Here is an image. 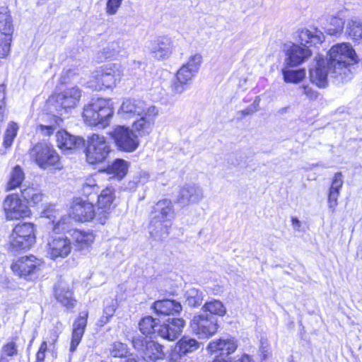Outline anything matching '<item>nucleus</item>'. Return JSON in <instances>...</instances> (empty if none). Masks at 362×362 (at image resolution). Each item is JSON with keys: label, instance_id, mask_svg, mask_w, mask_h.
Returning a JSON list of instances; mask_svg holds the SVG:
<instances>
[{"label": "nucleus", "instance_id": "obj_16", "mask_svg": "<svg viewBox=\"0 0 362 362\" xmlns=\"http://www.w3.org/2000/svg\"><path fill=\"white\" fill-rule=\"evenodd\" d=\"M153 106L146 104L141 100L126 99L122 102L117 114L123 119H136L146 110H148L149 107Z\"/></svg>", "mask_w": 362, "mask_h": 362}, {"label": "nucleus", "instance_id": "obj_11", "mask_svg": "<svg viewBox=\"0 0 362 362\" xmlns=\"http://www.w3.org/2000/svg\"><path fill=\"white\" fill-rule=\"evenodd\" d=\"M3 209L8 221L25 218L31 214L28 204L21 199L18 194L8 195L3 202Z\"/></svg>", "mask_w": 362, "mask_h": 362}, {"label": "nucleus", "instance_id": "obj_58", "mask_svg": "<svg viewBox=\"0 0 362 362\" xmlns=\"http://www.w3.org/2000/svg\"><path fill=\"white\" fill-rule=\"evenodd\" d=\"M182 351H180L178 347L171 351L169 356V362H182Z\"/></svg>", "mask_w": 362, "mask_h": 362}, {"label": "nucleus", "instance_id": "obj_32", "mask_svg": "<svg viewBox=\"0 0 362 362\" xmlns=\"http://www.w3.org/2000/svg\"><path fill=\"white\" fill-rule=\"evenodd\" d=\"M153 308L158 314L163 315L179 313L182 309L180 302L169 299L156 301L153 305Z\"/></svg>", "mask_w": 362, "mask_h": 362}, {"label": "nucleus", "instance_id": "obj_62", "mask_svg": "<svg viewBox=\"0 0 362 362\" xmlns=\"http://www.w3.org/2000/svg\"><path fill=\"white\" fill-rule=\"evenodd\" d=\"M75 74H76L75 71H74L72 70H67L66 71H64L62 74V78L63 80L62 82L66 83L67 80H69L71 76H72Z\"/></svg>", "mask_w": 362, "mask_h": 362}, {"label": "nucleus", "instance_id": "obj_35", "mask_svg": "<svg viewBox=\"0 0 362 362\" xmlns=\"http://www.w3.org/2000/svg\"><path fill=\"white\" fill-rule=\"evenodd\" d=\"M21 196L30 205L37 204L42 201L43 194L42 191L35 187H27L25 186L21 191Z\"/></svg>", "mask_w": 362, "mask_h": 362}, {"label": "nucleus", "instance_id": "obj_54", "mask_svg": "<svg viewBox=\"0 0 362 362\" xmlns=\"http://www.w3.org/2000/svg\"><path fill=\"white\" fill-rule=\"evenodd\" d=\"M299 88L303 90V94L311 100H315L318 97L317 91L313 89L309 85H302Z\"/></svg>", "mask_w": 362, "mask_h": 362}, {"label": "nucleus", "instance_id": "obj_10", "mask_svg": "<svg viewBox=\"0 0 362 362\" xmlns=\"http://www.w3.org/2000/svg\"><path fill=\"white\" fill-rule=\"evenodd\" d=\"M192 332L199 338L209 339L218 331V320L209 314L196 315L190 322Z\"/></svg>", "mask_w": 362, "mask_h": 362}, {"label": "nucleus", "instance_id": "obj_38", "mask_svg": "<svg viewBox=\"0 0 362 362\" xmlns=\"http://www.w3.org/2000/svg\"><path fill=\"white\" fill-rule=\"evenodd\" d=\"M129 163L122 159H116L114 163L108 167V172L114 174L117 178H123L127 173Z\"/></svg>", "mask_w": 362, "mask_h": 362}, {"label": "nucleus", "instance_id": "obj_51", "mask_svg": "<svg viewBox=\"0 0 362 362\" xmlns=\"http://www.w3.org/2000/svg\"><path fill=\"white\" fill-rule=\"evenodd\" d=\"M122 0H107L106 13L108 15H115L122 4Z\"/></svg>", "mask_w": 362, "mask_h": 362}, {"label": "nucleus", "instance_id": "obj_30", "mask_svg": "<svg viewBox=\"0 0 362 362\" xmlns=\"http://www.w3.org/2000/svg\"><path fill=\"white\" fill-rule=\"evenodd\" d=\"M57 142L58 147L62 150H75L84 145V139L79 136L70 134L62 129L57 133Z\"/></svg>", "mask_w": 362, "mask_h": 362}, {"label": "nucleus", "instance_id": "obj_29", "mask_svg": "<svg viewBox=\"0 0 362 362\" xmlns=\"http://www.w3.org/2000/svg\"><path fill=\"white\" fill-rule=\"evenodd\" d=\"M54 296L57 300L67 309L75 307L76 300L74 297L72 288L65 282L60 281L57 284L54 290Z\"/></svg>", "mask_w": 362, "mask_h": 362}, {"label": "nucleus", "instance_id": "obj_52", "mask_svg": "<svg viewBox=\"0 0 362 362\" xmlns=\"http://www.w3.org/2000/svg\"><path fill=\"white\" fill-rule=\"evenodd\" d=\"M343 185L341 173H337L334 175L329 190L339 192Z\"/></svg>", "mask_w": 362, "mask_h": 362}, {"label": "nucleus", "instance_id": "obj_17", "mask_svg": "<svg viewBox=\"0 0 362 362\" xmlns=\"http://www.w3.org/2000/svg\"><path fill=\"white\" fill-rule=\"evenodd\" d=\"M71 243L64 235L52 237L47 244V252L51 259L66 257L71 251Z\"/></svg>", "mask_w": 362, "mask_h": 362}, {"label": "nucleus", "instance_id": "obj_5", "mask_svg": "<svg viewBox=\"0 0 362 362\" xmlns=\"http://www.w3.org/2000/svg\"><path fill=\"white\" fill-rule=\"evenodd\" d=\"M29 154L30 158L42 169L62 168L59 156L50 144L37 143L30 149Z\"/></svg>", "mask_w": 362, "mask_h": 362}, {"label": "nucleus", "instance_id": "obj_4", "mask_svg": "<svg viewBox=\"0 0 362 362\" xmlns=\"http://www.w3.org/2000/svg\"><path fill=\"white\" fill-rule=\"evenodd\" d=\"M35 233V226L32 223L16 225L8 237V250L11 252L29 250L36 242Z\"/></svg>", "mask_w": 362, "mask_h": 362}, {"label": "nucleus", "instance_id": "obj_57", "mask_svg": "<svg viewBox=\"0 0 362 362\" xmlns=\"http://www.w3.org/2000/svg\"><path fill=\"white\" fill-rule=\"evenodd\" d=\"M48 350L45 342H42L37 354L36 362H44L45 358V353Z\"/></svg>", "mask_w": 362, "mask_h": 362}, {"label": "nucleus", "instance_id": "obj_50", "mask_svg": "<svg viewBox=\"0 0 362 362\" xmlns=\"http://www.w3.org/2000/svg\"><path fill=\"white\" fill-rule=\"evenodd\" d=\"M340 194L339 192L335 191H329L328 194V207L332 213H334L336 211L337 206L338 205V197Z\"/></svg>", "mask_w": 362, "mask_h": 362}, {"label": "nucleus", "instance_id": "obj_25", "mask_svg": "<svg viewBox=\"0 0 362 362\" xmlns=\"http://www.w3.org/2000/svg\"><path fill=\"white\" fill-rule=\"evenodd\" d=\"M311 54L308 47H303L296 44L287 45L285 62L290 66H296L305 61Z\"/></svg>", "mask_w": 362, "mask_h": 362}, {"label": "nucleus", "instance_id": "obj_20", "mask_svg": "<svg viewBox=\"0 0 362 362\" xmlns=\"http://www.w3.org/2000/svg\"><path fill=\"white\" fill-rule=\"evenodd\" d=\"M42 216L52 221L54 230H65L70 222V216L57 205H49L42 211Z\"/></svg>", "mask_w": 362, "mask_h": 362}, {"label": "nucleus", "instance_id": "obj_34", "mask_svg": "<svg viewBox=\"0 0 362 362\" xmlns=\"http://www.w3.org/2000/svg\"><path fill=\"white\" fill-rule=\"evenodd\" d=\"M73 241L79 249L89 247L94 241L93 233L74 230L71 233Z\"/></svg>", "mask_w": 362, "mask_h": 362}, {"label": "nucleus", "instance_id": "obj_7", "mask_svg": "<svg viewBox=\"0 0 362 362\" xmlns=\"http://www.w3.org/2000/svg\"><path fill=\"white\" fill-rule=\"evenodd\" d=\"M110 151V145L103 135L93 134L88 136L86 156V160L90 164L103 162Z\"/></svg>", "mask_w": 362, "mask_h": 362}, {"label": "nucleus", "instance_id": "obj_12", "mask_svg": "<svg viewBox=\"0 0 362 362\" xmlns=\"http://www.w3.org/2000/svg\"><path fill=\"white\" fill-rule=\"evenodd\" d=\"M13 27L9 11L4 8L0 11V57H6L10 52Z\"/></svg>", "mask_w": 362, "mask_h": 362}, {"label": "nucleus", "instance_id": "obj_49", "mask_svg": "<svg viewBox=\"0 0 362 362\" xmlns=\"http://www.w3.org/2000/svg\"><path fill=\"white\" fill-rule=\"evenodd\" d=\"M17 354L18 349L16 342L9 341L3 346L1 357L4 358V356H13Z\"/></svg>", "mask_w": 362, "mask_h": 362}, {"label": "nucleus", "instance_id": "obj_47", "mask_svg": "<svg viewBox=\"0 0 362 362\" xmlns=\"http://www.w3.org/2000/svg\"><path fill=\"white\" fill-rule=\"evenodd\" d=\"M117 308V301L115 299L109 298L105 301L103 313L107 320L112 317Z\"/></svg>", "mask_w": 362, "mask_h": 362}, {"label": "nucleus", "instance_id": "obj_61", "mask_svg": "<svg viewBox=\"0 0 362 362\" xmlns=\"http://www.w3.org/2000/svg\"><path fill=\"white\" fill-rule=\"evenodd\" d=\"M291 223L293 228L295 231L300 232V228H301V223L296 217H292L291 218Z\"/></svg>", "mask_w": 362, "mask_h": 362}, {"label": "nucleus", "instance_id": "obj_40", "mask_svg": "<svg viewBox=\"0 0 362 362\" xmlns=\"http://www.w3.org/2000/svg\"><path fill=\"white\" fill-rule=\"evenodd\" d=\"M282 74L285 82L298 83L305 77V71L304 69L291 70L284 69Z\"/></svg>", "mask_w": 362, "mask_h": 362}, {"label": "nucleus", "instance_id": "obj_59", "mask_svg": "<svg viewBox=\"0 0 362 362\" xmlns=\"http://www.w3.org/2000/svg\"><path fill=\"white\" fill-rule=\"evenodd\" d=\"M6 86L0 85V106H6Z\"/></svg>", "mask_w": 362, "mask_h": 362}, {"label": "nucleus", "instance_id": "obj_21", "mask_svg": "<svg viewBox=\"0 0 362 362\" xmlns=\"http://www.w3.org/2000/svg\"><path fill=\"white\" fill-rule=\"evenodd\" d=\"M196 74L187 67L182 66L171 81L170 91L173 95H181L189 86Z\"/></svg>", "mask_w": 362, "mask_h": 362}, {"label": "nucleus", "instance_id": "obj_14", "mask_svg": "<svg viewBox=\"0 0 362 362\" xmlns=\"http://www.w3.org/2000/svg\"><path fill=\"white\" fill-rule=\"evenodd\" d=\"M81 95L82 91L78 87L72 86L66 88L63 91L56 94L53 99L57 103V107L67 112L77 107Z\"/></svg>", "mask_w": 362, "mask_h": 362}, {"label": "nucleus", "instance_id": "obj_42", "mask_svg": "<svg viewBox=\"0 0 362 362\" xmlns=\"http://www.w3.org/2000/svg\"><path fill=\"white\" fill-rule=\"evenodd\" d=\"M18 130L17 123L11 122L8 124L6 132L4 134L3 145L5 148L11 147Z\"/></svg>", "mask_w": 362, "mask_h": 362}, {"label": "nucleus", "instance_id": "obj_43", "mask_svg": "<svg viewBox=\"0 0 362 362\" xmlns=\"http://www.w3.org/2000/svg\"><path fill=\"white\" fill-rule=\"evenodd\" d=\"M178 349L183 354L196 351L199 347V343L194 339L184 337L178 343Z\"/></svg>", "mask_w": 362, "mask_h": 362}, {"label": "nucleus", "instance_id": "obj_18", "mask_svg": "<svg viewBox=\"0 0 362 362\" xmlns=\"http://www.w3.org/2000/svg\"><path fill=\"white\" fill-rule=\"evenodd\" d=\"M135 349L142 351L143 358L145 361H155L163 359L165 356L163 346L154 341H145L134 338L132 341Z\"/></svg>", "mask_w": 362, "mask_h": 362}, {"label": "nucleus", "instance_id": "obj_53", "mask_svg": "<svg viewBox=\"0 0 362 362\" xmlns=\"http://www.w3.org/2000/svg\"><path fill=\"white\" fill-rule=\"evenodd\" d=\"M119 47L117 43L112 42L109 44L105 49L104 52L106 58H111L119 53Z\"/></svg>", "mask_w": 362, "mask_h": 362}, {"label": "nucleus", "instance_id": "obj_9", "mask_svg": "<svg viewBox=\"0 0 362 362\" xmlns=\"http://www.w3.org/2000/svg\"><path fill=\"white\" fill-rule=\"evenodd\" d=\"M111 136L117 148L124 152H134L140 144L138 135L129 127L117 126L111 133Z\"/></svg>", "mask_w": 362, "mask_h": 362}, {"label": "nucleus", "instance_id": "obj_45", "mask_svg": "<svg viewBox=\"0 0 362 362\" xmlns=\"http://www.w3.org/2000/svg\"><path fill=\"white\" fill-rule=\"evenodd\" d=\"M202 63V57L200 54L195 53L190 55L185 64L182 66L187 67L196 74H197Z\"/></svg>", "mask_w": 362, "mask_h": 362}, {"label": "nucleus", "instance_id": "obj_28", "mask_svg": "<svg viewBox=\"0 0 362 362\" xmlns=\"http://www.w3.org/2000/svg\"><path fill=\"white\" fill-rule=\"evenodd\" d=\"M88 311H83L79 313L72 325V336L70 346V351H76L83 336L87 325Z\"/></svg>", "mask_w": 362, "mask_h": 362}, {"label": "nucleus", "instance_id": "obj_39", "mask_svg": "<svg viewBox=\"0 0 362 362\" xmlns=\"http://www.w3.org/2000/svg\"><path fill=\"white\" fill-rule=\"evenodd\" d=\"M344 27V21L337 16H330L327 19V25L325 27L327 34L334 35L341 33Z\"/></svg>", "mask_w": 362, "mask_h": 362}, {"label": "nucleus", "instance_id": "obj_3", "mask_svg": "<svg viewBox=\"0 0 362 362\" xmlns=\"http://www.w3.org/2000/svg\"><path fill=\"white\" fill-rule=\"evenodd\" d=\"M114 114L113 104L110 99L96 98L83 107L82 117L88 126L100 125L105 127L110 124Z\"/></svg>", "mask_w": 362, "mask_h": 362}, {"label": "nucleus", "instance_id": "obj_26", "mask_svg": "<svg viewBox=\"0 0 362 362\" xmlns=\"http://www.w3.org/2000/svg\"><path fill=\"white\" fill-rule=\"evenodd\" d=\"M185 322L182 318L168 319L165 323L160 326L158 334L169 341L176 340L182 332Z\"/></svg>", "mask_w": 362, "mask_h": 362}, {"label": "nucleus", "instance_id": "obj_56", "mask_svg": "<svg viewBox=\"0 0 362 362\" xmlns=\"http://www.w3.org/2000/svg\"><path fill=\"white\" fill-rule=\"evenodd\" d=\"M259 99L257 98L252 104L249 105L247 108L241 111V114L243 116L250 115L258 110Z\"/></svg>", "mask_w": 362, "mask_h": 362}, {"label": "nucleus", "instance_id": "obj_15", "mask_svg": "<svg viewBox=\"0 0 362 362\" xmlns=\"http://www.w3.org/2000/svg\"><path fill=\"white\" fill-rule=\"evenodd\" d=\"M158 115V110L156 107H149L141 115L134 119L132 124L133 131L138 134V136L148 135L153 130L155 119Z\"/></svg>", "mask_w": 362, "mask_h": 362}, {"label": "nucleus", "instance_id": "obj_13", "mask_svg": "<svg viewBox=\"0 0 362 362\" xmlns=\"http://www.w3.org/2000/svg\"><path fill=\"white\" fill-rule=\"evenodd\" d=\"M238 346V340L235 337L223 336L209 341L206 349L216 356H228L236 351Z\"/></svg>", "mask_w": 362, "mask_h": 362}, {"label": "nucleus", "instance_id": "obj_2", "mask_svg": "<svg viewBox=\"0 0 362 362\" xmlns=\"http://www.w3.org/2000/svg\"><path fill=\"white\" fill-rule=\"evenodd\" d=\"M175 217L172 202L168 199L158 201L153 207L148 224L150 235L156 240L166 238Z\"/></svg>", "mask_w": 362, "mask_h": 362}, {"label": "nucleus", "instance_id": "obj_19", "mask_svg": "<svg viewBox=\"0 0 362 362\" xmlns=\"http://www.w3.org/2000/svg\"><path fill=\"white\" fill-rule=\"evenodd\" d=\"M73 218L78 221H88L96 218V211L92 203L82 198H75L71 206Z\"/></svg>", "mask_w": 362, "mask_h": 362}, {"label": "nucleus", "instance_id": "obj_33", "mask_svg": "<svg viewBox=\"0 0 362 362\" xmlns=\"http://www.w3.org/2000/svg\"><path fill=\"white\" fill-rule=\"evenodd\" d=\"M345 32L353 40L362 39V20L357 17L348 19L345 26Z\"/></svg>", "mask_w": 362, "mask_h": 362}, {"label": "nucleus", "instance_id": "obj_24", "mask_svg": "<svg viewBox=\"0 0 362 362\" xmlns=\"http://www.w3.org/2000/svg\"><path fill=\"white\" fill-rule=\"evenodd\" d=\"M203 189L197 184L184 185L180 191L177 201L185 206L199 204L204 199Z\"/></svg>", "mask_w": 362, "mask_h": 362}, {"label": "nucleus", "instance_id": "obj_23", "mask_svg": "<svg viewBox=\"0 0 362 362\" xmlns=\"http://www.w3.org/2000/svg\"><path fill=\"white\" fill-rule=\"evenodd\" d=\"M173 42L171 38L160 37L151 42L150 52L153 57L158 60L168 59L173 51Z\"/></svg>", "mask_w": 362, "mask_h": 362}, {"label": "nucleus", "instance_id": "obj_60", "mask_svg": "<svg viewBox=\"0 0 362 362\" xmlns=\"http://www.w3.org/2000/svg\"><path fill=\"white\" fill-rule=\"evenodd\" d=\"M259 351L261 354V356L263 360H264L267 356L269 354V349L267 347V345H264L263 341H261V346L259 347Z\"/></svg>", "mask_w": 362, "mask_h": 362}, {"label": "nucleus", "instance_id": "obj_46", "mask_svg": "<svg viewBox=\"0 0 362 362\" xmlns=\"http://www.w3.org/2000/svg\"><path fill=\"white\" fill-rule=\"evenodd\" d=\"M129 353L127 344L122 342H115L112 345L110 354L114 357L126 358Z\"/></svg>", "mask_w": 362, "mask_h": 362}, {"label": "nucleus", "instance_id": "obj_63", "mask_svg": "<svg viewBox=\"0 0 362 362\" xmlns=\"http://www.w3.org/2000/svg\"><path fill=\"white\" fill-rule=\"evenodd\" d=\"M236 362H253L250 356L247 354H243Z\"/></svg>", "mask_w": 362, "mask_h": 362}, {"label": "nucleus", "instance_id": "obj_8", "mask_svg": "<svg viewBox=\"0 0 362 362\" xmlns=\"http://www.w3.org/2000/svg\"><path fill=\"white\" fill-rule=\"evenodd\" d=\"M43 264L41 259L33 255L22 256L11 263L10 268L13 274L25 280H31Z\"/></svg>", "mask_w": 362, "mask_h": 362}, {"label": "nucleus", "instance_id": "obj_27", "mask_svg": "<svg viewBox=\"0 0 362 362\" xmlns=\"http://www.w3.org/2000/svg\"><path fill=\"white\" fill-rule=\"evenodd\" d=\"M330 74L327 60L322 58L316 59V64L310 69V80L319 88H325L327 85V75Z\"/></svg>", "mask_w": 362, "mask_h": 362}, {"label": "nucleus", "instance_id": "obj_22", "mask_svg": "<svg viewBox=\"0 0 362 362\" xmlns=\"http://www.w3.org/2000/svg\"><path fill=\"white\" fill-rule=\"evenodd\" d=\"M113 200V189L111 187H106L98 196L96 219L101 224L105 223L107 220Z\"/></svg>", "mask_w": 362, "mask_h": 362}, {"label": "nucleus", "instance_id": "obj_6", "mask_svg": "<svg viewBox=\"0 0 362 362\" xmlns=\"http://www.w3.org/2000/svg\"><path fill=\"white\" fill-rule=\"evenodd\" d=\"M123 75V71L119 64H109L96 70L89 81L90 86L96 90L115 86Z\"/></svg>", "mask_w": 362, "mask_h": 362}, {"label": "nucleus", "instance_id": "obj_48", "mask_svg": "<svg viewBox=\"0 0 362 362\" xmlns=\"http://www.w3.org/2000/svg\"><path fill=\"white\" fill-rule=\"evenodd\" d=\"M98 189V187L96 184V182L93 178L87 179L83 184L82 192L83 194L86 196H89L93 192H97Z\"/></svg>", "mask_w": 362, "mask_h": 362}, {"label": "nucleus", "instance_id": "obj_31", "mask_svg": "<svg viewBox=\"0 0 362 362\" xmlns=\"http://www.w3.org/2000/svg\"><path fill=\"white\" fill-rule=\"evenodd\" d=\"M298 40L303 47H308L307 45H316L321 44L325 40V35L317 28H302L298 32Z\"/></svg>", "mask_w": 362, "mask_h": 362}, {"label": "nucleus", "instance_id": "obj_55", "mask_svg": "<svg viewBox=\"0 0 362 362\" xmlns=\"http://www.w3.org/2000/svg\"><path fill=\"white\" fill-rule=\"evenodd\" d=\"M58 337L59 336L57 332L52 331L50 332L49 336L44 338L42 342L46 343L47 348L52 349L54 348V344L57 342Z\"/></svg>", "mask_w": 362, "mask_h": 362}, {"label": "nucleus", "instance_id": "obj_44", "mask_svg": "<svg viewBox=\"0 0 362 362\" xmlns=\"http://www.w3.org/2000/svg\"><path fill=\"white\" fill-rule=\"evenodd\" d=\"M156 325L155 320L151 316H147L140 321L139 329L144 334L148 335L154 332Z\"/></svg>", "mask_w": 362, "mask_h": 362}, {"label": "nucleus", "instance_id": "obj_1", "mask_svg": "<svg viewBox=\"0 0 362 362\" xmlns=\"http://www.w3.org/2000/svg\"><path fill=\"white\" fill-rule=\"evenodd\" d=\"M327 64L330 75L342 81L350 78L349 66L358 62V57L352 45L342 42L333 45L327 54Z\"/></svg>", "mask_w": 362, "mask_h": 362}, {"label": "nucleus", "instance_id": "obj_37", "mask_svg": "<svg viewBox=\"0 0 362 362\" xmlns=\"http://www.w3.org/2000/svg\"><path fill=\"white\" fill-rule=\"evenodd\" d=\"M186 303L190 307H198L204 300L202 291L196 288H189L185 293Z\"/></svg>", "mask_w": 362, "mask_h": 362}, {"label": "nucleus", "instance_id": "obj_36", "mask_svg": "<svg viewBox=\"0 0 362 362\" xmlns=\"http://www.w3.org/2000/svg\"><path fill=\"white\" fill-rule=\"evenodd\" d=\"M25 179V174L19 165L15 166L10 173L6 190H13L21 186Z\"/></svg>", "mask_w": 362, "mask_h": 362}, {"label": "nucleus", "instance_id": "obj_41", "mask_svg": "<svg viewBox=\"0 0 362 362\" xmlns=\"http://www.w3.org/2000/svg\"><path fill=\"white\" fill-rule=\"evenodd\" d=\"M205 311H208L211 314L223 316L226 313V308L223 303L218 300H213L206 302L203 307Z\"/></svg>", "mask_w": 362, "mask_h": 362}, {"label": "nucleus", "instance_id": "obj_64", "mask_svg": "<svg viewBox=\"0 0 362 362\" xmlns=\"http://www.w3.org/2000/svg\"><path fill=\"white\" fill-rule=\"evenodd\" d=\"M46 129L48 130V134H50L53 132L54 129H55V127L53 126V125H51V126H41V129L42 130H43V129Z\"/></svg>", "mask_w": 362, "mask_h": 362}]
</instances>
